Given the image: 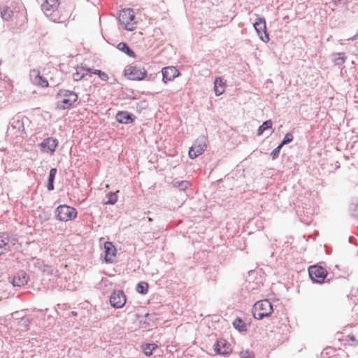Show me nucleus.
<instances>
[{"mask_svg":"<svg viewBox=\"0 0 358 358\" xmlns=\"http://www.w3.org/2000/svg\"><path fill=\"white\" fill-rule=\"evenodd\" d=\"M124 76L127 79L134 81H141L145 78L148 80L153 79L151 74L148 76L147 71L144 67L138 65L127 66L124 70Z\"/></svg>","mask_w":358,"mask_h":358,"instance_id":"nucleus-1","label":"nucleus"},{"mask_svg":"<svg viewBox=\"0 0 358 358\" xmlns=\"http://www.w3.org/2000/svg\"><path fill=\"white\" fill-rule=\"evenodd\" d=\"M273 312V305L268 299L259 301L252 307L253 317L257 320H262L268 317Z\"/></svg>","mask_w":358,"mask_h":358,"instance_id":"nucleus-2","label":"nucleus"},{"mask_svg":"<svg viewBox=\"0 0 358 358\" xmlns=\"http://www.w3.org/2000/svg\"><path fill=\"white\" fill-rule=\"evenodd\" d=\"M57 98H62L57 101V107L60 110L68 109L78 100V94L71 90H60L57 94Z\"/></svg>","mask_w":358,"mask_h":358,"instance_id":"nucleus-3","label":"nucleus"},{"mask_svg":"<svg viewBox=\"0 0 358 358\" xmlns=\"http://www.w3.org/2000/svg\"><path fill=\"white\" fill-rule=\"evenodd\" d=\"M55 218L60 222L73 220L77 217V210L70 206L63 204L57 207L55 210Z\"/></svg>","mask_w":358,"mask_h":358,"instance_id":"nucleus-4","label":"nucleus"},{"mask_svg":"<svg viewBox=\"0 0 358 358\" xmlns=\"http://www.w3.org/2000/svg\"><path fill=\"white\" fill-rule=\"evenodd\" d=\"M18 244V238L6 232L0 233V256L8 251L16 249Z\"/></svg>","mask_w":358,"mask_h":358,"instance_id":"nucleus-5","label":"nucleus"},{"mask_svg":"<svg viewBox=\"0 0 358 358\" xmlns=\"http://www.w3.org/2000/svg\"><path fill=\"white\" fill-rule=\"evenodd\" d=\"M308 274L313 282L322 284L324 282L327 271L320 266L313 265L308 268Z\"/></svg>","mask_w":358,"mask_h":358,"instance_id":"nucleus-6","label":"nucleus"},{"mask_svg":"<svg viewBox=\"0 0 358 358\" xmlns=\"http://www.w3.org/2000/svg\"><path fill=\"white\" fill-rule=\"evenodd\" d=\"M253 26L259 38L264 43L268 42L270 38L266 29L265 19L264 17H258L256 19Z\"/></svg>","mask_w":358,"mask_h":358,"instance_id":"nucleus-7","label":"nucleus"},{"mask_svg":"<svg viewBox=\"0 0 358 358\" xmlns=\"http://www.w3.org/2000/svg\"><path fill=\"white\" fill-rule=\"evenodd\" d=\"M110 303L115 308H120L124 306L127 301V298L122 290H114L110 296Z\"/></svg>","mask_w":358,"mask_h":358,"instance_id":"nucleus-8","label":"nucleus"},{"mask_svg":"<svg viewBox=\"0 0 358 358\" xmlns=\"http://www.w3.org/2000/svg\"><path fill=\"white\" fill-rule=\"evenodd\" d=\"M206 148V144L204 138L197 139L194 143L189 148V157L190 159H195L202 155Z\"/></svg>","mask_w":358,"mask_h":358,"instance_id":"nucleus-9","label":"nucleus"},{"mask_svg":"<svg viewBox=\"0 0 358 358\" xmlns=\"http://www.w3.org/2000/svg\"><path fill=\"white\" fill-rule=\"evenodd\" d=\"M213 350L217 355L228 356L232 351L231 345L224 338L217 339L213 345Z\"/></svg>","mask_w":358,"mask_h":358,"instance_id":"nucleus-10","label":"nucleus"},{"mask_svg":"<svg viewBox=\"0 0 358 358\" xmlns=\"http://www.w3.org/2000/svg\"><path fill=\"white\" fill-rule=\"evenodd\" d=\"M59 141L52 137H48L38 145L42 152L53 153L58 146Z\"/></svg>","mask_w":358,"mask_h":358,"instance_id":"nucleus-11","label":"nucleus"},{"mask_svg":"<svg viewBox=\"0 0 358 358\" xmlns=\"http://www.w3.org/2000/svg\"><path fill=\"white\" fill-rule=\"evenodd\" d=\"M135 19V15L134 10L132 8H124L122 9L118 16L119 22L121 24H124L126 26L125 29L131 31L132 29L127 28V25L129 24L130 22L134 21Z\"/></svg>","mask_w":358,"mask_h":358,"instance_id":"nucleus-12","label":"nucleus"},{"mask_svg":"<svg viewBox=\"0 0 358 358\" xmlns=\"http://www.w3.org/2000/svg\"><path fill=\"white\" fill-rule=\"evenodd\" d=\"M10 282L14 287H22L26 285L29 281V276L24 271H19L17 272L13 278H10Z\"/></svg>","mask_w":358,"mask_h":358,"instance_id":"nucleus-13","label":"nucleus"},{"mask_svg":"<svg viewBox=\"0 0 358 358\" xmlns=\"http://www.w3.org/2000/svg\"><path fill=\"white\" fill-rule=\"evenodd\" d=\"M162 81L164 83L174 80L176 77L180 76V71L176 67L173 66H166L162 69Z\"/></svg>","mask_w":358,"mask_h":358,"instance_id":"nucleus-14","label":"nucleus"},{"mask_svg":"<svg viewBox=\"0 0 358 358\" xmlns=\"http://www.w3.org/2000/svg\"><path fill=\"white\" fill-rule=\"evenodd\" d=\"M115 119L118 123L129 124L134 122L136 117L131 113L126 110H120L116 113Z\"/></svg>","mask_w":358,"mask_h":358,"instance_id":"nucleus-15","label":"nucleus"},{"mask_svg":"<svg viewBox=\"0 0 358 358\" xmlns=\"http://www.w3.org/2000/svg\"><path fill=\"white\" fill-rule=\"evenodd\" d=\"M104 260L106 263H111L113 257L115 256L117 250L111 242H106L104 244Z\"/></svg>","mask_w":358,"mask_h":358,"instance_id":"nucleus-16","label":"nucleus"},{"mask_svg":"<svg viewBox=\"0 0 358 358\" xmlns=\"http://www.w3.org/2000/svg\"><path fill=\"white\" fill-rule=\"evenodd\" d=\"M31 77L33 78V82L35 85L41 86L42 87H48V81L43 76H41L40 72L37 70H33L31 71Z\"/></svg>","mask_w":358,"mask_h":358,"instance_id":"nucleus-17","label":"nucleus"},{"mask_svg":"<svg viewBox=\"0 0 358 358\" xmlns=\"http://www.w3.org/2000/svg\"><path fill=\"white\" fill-rule=\"evenodd\" d=\"M59 5V0H45L41 5V9L48 15L47 12H54Z\"/></svg>","mask_w":358,"mask_h":358,"instance_id":"nucleus-18","label":"nucleus"},{"mask_svg":"<svg viewBox=\"0 0 358 358\" xmlns=\"http://www.w3.org/2000/svg\"><path fill=\"white\" fill-rule=\"evenodd\" d=\"M226 81L222 77H216L214 81V91L217 96L222 94L224 92Z\"/></svg>","mask_w":358,"mask_h":358,"instance_id":"nucleus-19","label":"nucleus"},{"mask_svg":"<svg viewBox=\"0 0 358 358\" xmlns=\"http://www.w3.org/2000/svg\"><path fill=\"white\" fill-rule=\"evenodd\" d=\"M57 172L56 168H51L48 177L46 187L48 191H53L55 189L54 182Z\"/></svg>","mask_w":358,"mask_h":358,"instance_id":"nucleus-20","label":"nucleus"},{"mask_svg":"<svg viewBox=\"0 0 358 358\" xmlns=\"http://www.w3.org/2000/svg\"><path fill=\"white\" fill-rule=\"evenodd\" d=\"M117 48L120 51L125 53L127 56H129L130 57H133V58L136 57L135 52L127 43H124V42L119 43L117 45Z\"/></svg>","mask_w":358,"mask_h":358,"instance_id":"nucleus-21","label":"nucleus"},{"mask_svg":"<svg viewBox=\"0 0 358 358\" xmlns=\"http://www.w3.org/2000/svg\"><path fill=\"white\" fill-rule=\"evenodd\" d=\"M11 127L17 129V131L21 132L24 131V123L19 117H13L10 121Z\"/></svg>","mask_w":358,"mask_h":358,"instance_id":"nucleus-22","label":"nucleus"},{"mask_svg":"<svg viewBox=\"0 0 358 358\" xmlns=\"http://www.w3.org/2000/svg\"><path fill=\"white\" fill-rule=\"evenodd\" d=\"M331 57L334 64L338 66L344 64L346 59L344 52L333 53Z\"/></svg>","mask_w":358,"mask_h":358,"instance_id":"nucleus-23","label":"nucleus"},{"mask_svg":"<svg viewBox=\"0 0 358 358\" xmlns=\"http://www.w3.org/2000/svg\"><path fill=\"white\" fill-rule=\"evenodd\" d=\"M233 325L234 328L238 330L240 332H243L247 331V326L245 322L240 317H236L234 322Z\"/></svg>","mask_w":358,"mask_h":358,"instance_id":"nucleus-24","label":"nucleus"},{"mask_svg":"<svg viewBox=\"0 0 358 358\" xmlns=\"http://www.w3.org/2000/svg\"><path fill=\"white\" fill-rule=\"evenodd\" d=\"M117 192H109L108 193H107L106 195V198L107 199V200L103 201V204L114 205L117 201Z\"/></svg>","mask_w":358,"mask_h":358,"instance_id":"nucleus-25","label":"nucleus"},{"mask_svg":"<svg viewBox=\"0 0 358 358\" xmlns=\"http://www.w3.org/2000/svg\"><path fill=\"white\" fill-rule=\"evenodd\" d=\"M273 125V122L271 120H268L264 121L258 128L257 135L261 136L263 134V133L269 129H271Z\"/></svg>","mask_w":358,"mask_h":358,"instance_id":"nucleus-26","label":"nucleus"},{"mask_svg":"<svg viewBox=\"0 0 358 358\" xmlns=\"http://www.w3.org/2000/svg\"><path fill=\"white\" fill-rule=\"evenodd\" d=\"M143 351L146 356L152 355L153 351L157 348V345L155 343H145L142 345Z\"/></svg>","mask_w":358,"mask_h":358,"instance_id":"nucleus-27","label":"nucleus"},{"mask_svg":"<svg viewBox=\"0 0 358 358\" xmlns=\"http://www.w3.org/2000/svg\"><path fill=\"white\" fill-rule=\"evenodd\" d=\"M148 283L144 281L139 282L136 287V290L138 293L141 294H145L148 291Z\"/></svg>","mask_w":358,"mask_h":358,"instance_id":"nucleus-28","label":"nucleus"},{"mask_svg":"<svg viewBox=\"0 0 358 358\" xmlns=\"http://www.w3.org/2000/svg\"><path fill=\"white\" fill-rule=\"evenodd\" d=\"M32 321V317L30 316H25L24 317H21V320L18 321V324L24 329V330H27L29 328L30 324Z\"/></svg>","mask_w":358,"mask_h":358,"instance_id":"nucleus-29","label":"nucleus"},{"mask_svg":"<svg viewBox=\"0 0 358 358\" xmlns=\"http://www.w3.org/2000/svg\"><path fill=\"white\" fill-rule=\"evenodd\" d=\"M172 185L173 187L178 188L180 191H185L189 186L187 180L175 181Z\"/></svg>","mask_w":358,"mask_h":358,"instance_id":"nucleus-30","label":"nucleus"},{"mask_svg":"<svg viewBox=\"0 0 358 358\" xmlns=\"http://www.w3.org/2000/svg\"><path fill=\"white\" fill-rule=\"evenodd\" d=\"M13 15V11L8 7L1 9V17L5 21H9Z\"/></svg>","mask_w":358,"mask_h":358,"instance_id":"nucleus-31","label":"nucleus"},{"mask_svg":"<svg viewBox=\"0 0 358 358\" xmlns=\"http://www.w3.org/2000/svg\"><path fill=\"white\" fill-rule=\"evenodd\" d=\"M293 139H294V136H293L292 134L288 132L285 135V136H284L283 139L282 140L281 143H280V146L283 147L285 145L289 144L291 142H292Z\"/></svg>","mask_w":358,"mask_h":358,"instance_id":"nucleus-32","label":"nucleus"},{"mask_svg":"<svg viewBox=\"0 0 358 358\" xmlns=\"http://www.w3.org/2000/svg\"><path fill=\"white\" fill-rule=\"evenodd\" d=\"M350 211L353 217L358 219V201L351 203L350 205Z\"/></svg>","mask_w":358,"mask_h":358,"instance_id":"nucleus-33","label":"nucleus"},{"mask_svg":"<svg viewBox=\"0 0 358 358\" xmlns=\"http://www.w3.org/2000/svg\"><path fill=\"white\" fill-rule=\"evenodd\" d=\"M93 74L97 75L99 78L103 81H107L108 80V76L101 70H94Z\"/></svg>","mask_w":358,"mask_h":358,"instance_id":"nucleus-34","label":"nucleus"},{"mask_svg":"<svg viewBox=\"0 0 358 358\" xmlns=\"http://www.w3.org/2000/svg\"><path fill=\"white\" fill-rule=\"evenodd\" d=\"M282 146L279 144L273 151L271 152V157L273 160L276 159L279 157L280 152Z\"/></svg>","mask_w":358,"mask_h":358,"instance_id":"nucleus-35","label":"nucleus"},{"mask_svg":"<svg viewBox=\"0 0 358 358\" xmlns=\"http://www.w3.org/2000/svg\"><path fill=\"white\" fill-rule=\"evenodd\" d=\"M241 358H255V354L253 352L246 350L240 352Z\"/></svg>","mask_w":358,"mask_h":358,"instance_id":"nucleus-36","label":"nucleus"},{"mask_svg":"<svg viewBox=\"0 0 358 358\" xmlns=\"http://www.w3.org/2000/svg\"><path fill=\"white\" fill-rule=\"evenodd\" d=\"M51 214L50 213L43 212L42 214L39 215V219L42 222H43L49 220Z\"/></svg>","mask_w":358,"mask_h":358,"instance_id":"nucleus-37","label":"nucleus"},{"mask_svg":"<svg viewBox=\"0 0 358 358\" xmlns=\"http://www.w3.org/2000/svg\"><path fill=\"white\" fill-rule=\"evenodd\" d=\"M23 311H16L12 313V317L14 320H18L19 321L21 320V317H24L25 316L22 315Z\"/></svg>","mask_w":358,"mask_h":358,"instance_id":"nucleus-38","label":"nucleus"},{"mask_svg":"<svg viewBox=\"0 0 358 358\" xmlns=\"http://www.w3.org/2000/svg\"><path fill=\"white\" fill-rule=\"evenodd\" d=\"M85 76V73L80 74V72L76 71V73H74L73 74V79L75 81H79V80H80L82 78H83Z\"/></svg>","mask_w":358,"mask_h":358,"instance_id":"nucleus-39","label":"nucleus"},{"mask_svg":"<svg viewBox=\"0 0 358 358\" xmlns=\"http://www.w3.org/2000/svg\"><path fill=\"white\" fill-rule=\"evenodd\" d=\"M349 338H350V341H351L352 342V343H351V345H353L355 346L358 345V340H356L355 336L350 335V336H349Z\"/></svg>","mask_w":358,"mask_h":358,"instance_id":"nucleus-40","label":"nucleus"},{"mask_svg":"<svg viewBox=\"0 0 358 358\" xmlns=\"http://www.w3.org/2000/svg\"><path fill=\"white\" fill-rule=\"evenodd\" d=\"M147 101L145 100L141 101L138 103V107L141 108H145L147 106Z\"/></svg>","mask_w":358,"mask_h":358,"instance_id":"nucleus-41","label":"nucleus"},{"mask_svg":"<svg viewBox=\"0 0 358 358\" xmlns=\"http://www.w3.org/2000/svg\"><path fill=\"white\" fill-rule=\"evenodd\" d=\"M141 327L142 328H147L149 325V322H147L146 321L143 322L142 320L140 321Z\"/></svg>","mask_w":358,"mask_h":358,"instance_id":"nucleus-42","label":"nucleus"},{"mask_svg":"<svg viewBox=\"0 0 358 358\" xmlns=\"http://www.w3.org/2000/svg\"><path fill=\"white\" fill-rule=\"evenodd\" d=\"M357 38H358V32H357L355 35H354L353 36H352V37L349 38L348 39V41H353L357 40Z\"/></svg>","mask_w":358,"mask_h":358,"instance_id":"nucleus-43","label":"nucleus"},{"mask_svg":"<svg viewBox=\"0 0 358 358\" xmlns=\"http://www.w3.org/2000/svg\"><path fill=\"white\" fill-rule=\"evenodd\" d=\"M85 69L90 73H93V71L94 70V69L91 68H85Z\"/></svg>","mask_w":358,"mask_h":358,"instance_id":"nucleus-44","label":"nucleus"},{"mask_svg":"<svg viewBox=\"0 0 358 358\" xmlns=\"http://www.w3.org/2000/svg\"><path fill=\"white\" fill-rule=\"evenodd\" d=\"M331 348H326L324 350V351L322 352V354H323L324 352H325L326 355H328L329 352H328V350H330Z\"/></svg>","mask_w":358,"mask_h":358,"instance_id":"nucleus-45","label":"nucleus"},{"mask_svg":"<svg viewBox=\"0 0 358 358\" xmlns=\"http://www.w3.org/2000/svg\"><path fill=\"white\" fill-rule=\"evenodd\" d=\"M150 314L149 313H146L144 317H145V319L148 320H152L150 318Z\"/></svg>","mask_w":358,"mask_h":358,"instance_id":"nucleus-46","label":"nucleus"},{"mask_svg":"<svg viewBox=\"0 0 358 358\" xmlns=\"http://www.w3.org/2000/svg\"><path fill=\"white\" fill-rule=\"evenodd\" d=\"M150 314L149 313H146L144 317H145V319L148 320H152L150 318Z\"/></svg>","mask_w":358,"mask_h":358,"instance_id":"nucleus-47","label":"nucleus"},{"mask_svg":"<svg viewBox=\"0 0 358 358\" xmlns=\"http://www.w3.org/2000/svg\"><path fill=\"white\" fill-rule=\"evenodd\" d=\"M333 2L336 4V5H338V3H340L341 2L342 0H332Z\"/></svg>","mask_w":358,"mask_h":358,"instance_id":"nucleus-48","label":"nucleus"},{"mask_svg":"<svg viewBox=\"0 0 358 358\" xmlns=\"http://www.w3.org/2000/svg\"><path fill=\"white\" fill-rule=\"evenodd\" d=\"M71 314L73 316H76L77 315V313L76 311H71Z\"/></svg>","mask_w":358,"mask_h":358,"instance_id":"nucleus-49","label":"nucleus"},{"mask_svg":"<svg viewBox=\"0 0 358 358\" xmlns=\"http://www.w3.org/2000/svg\"><path fill=\"white\" fill-rule=\"evenodd\" d=\"M148 220H149V221H152V218H150V217H149Z\"/></svg>","mask_w":358,"mask_h":358,"instance_id":"nucleus-50","label":"nucleus"},{"mask_svg":"<svg viewBox=\"0 0 358 358\" xmlns=\"http://www.w3.org/2000/svg\"><path fill=\"white\" fill-rule=\"evenodd\" d=\"M357 291H358V288H357Z\"/></svg>","mask_w":358,"mask_h":358,"instance_id":"nucleus-51","label":"nucleus"}]
</instances>
